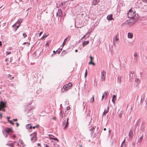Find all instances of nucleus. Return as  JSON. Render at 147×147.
<instances>
[{"label":"nucleus","instance_id":"1","mask_svg":"<svg viewBox=\"0 0 147 147\" xmlns=\"http://www.w3.org/2000/svg\"><path fill=\"white\" fill-rule=\"evenodd\" d=\"M136 14V11L133 9H131L127 13V16L129 18H133Z\"/></svg>","mask_w":147,"mask_h":147},{"label":"nucleus","instance_id":"2","mask_svg":"<svg viewBox=\"0 0 147 147\" xmlns=\"http://www.w3.org/2000/svg\"><path fill=\"white\" fill-rule=\"evenodd\" d=\"M72 86V84L71 83H69L68 84L65 85L62 89V92H64L65 91L67 90L69 88H70Z\"/></svg>","mask_w":147,"mask_h":147},{"label":"nucleus","instance_id":"3","mask_svg":"<svg viewBox=\"0 0 147 147\" xmlns=\"http://www.w3.org/2000/svg\"><path fill=\"white\" fill-rule=\"evenodd\" d=\"M106 72L103 70L101 71L100 75V80L102 81H104L106 79Z\"/></svg>","mask_w":147,"mask_h":147},{"label":"nucleus","instance_id":"4","mask_svg":"<svg viewBox=\"0 0 147 147\" xmlns=\"http://www.w3.org/2000/svg\"><path fill=\"white\" fill-rule=\"evenodd\" d=\"M30 136V140L32 142H34L36 141L37 138L36 132L32 133Z\"/></svg>","mask_w":147,"mask_h":147},{"label":"nucleus","instance_id":"5","mask_svg":"<svg viewBox=\"0 0 147 147\" xmlns=\"http://www.w3.org/2000/svg\"><path fill=\"white\" fill-rule=\"evenodd\" d=\"M1 104H0V111L1 109H2L4 111H5V110L3 109L6 106L5 103L3 102V101H1L0 102Z\"/></svg>","mask_w":147,"mask_h":147},{"label":"nucleus","instance_id":"6","mask_svg":"<svg viewBox=\"0 0 147 147\" xmlns=\"http://www.w3.org/2000/svg\"><path fill=\"white\" fill-rule=\"evenodd\" d=\"M118 34H117L115 35L113 38V44L115 45L116 43L118 41L119 39L118 38Z\"/></svg>","mask_w":147,"mask_h":147},{"label":"nucleus","instance_id":"7","mask_svg":"<svg viewBox=\"0 0 147 147\" xmlns=\"http://www.w3.org/2000/svg\"><path fill=\"white\" fill-rule=\"evenodd\" d=\"M56 15L59 17H60V19H61L62 16V12L61 10L60 9H58V12H57Z\"/></svg>","mask_w":147,"mask_h":147},{"label":"nucleus","instance_id":"8","mask_svg":"<svg viewBox=\"0 0 147 147\" xmlns=\"http://www.w3.org/2000/svg\"><path fill=\"white\" fill-rule=\"evenodd\" d=\"M141 8L144 9L145 11H147V4L142 3Z\"/></svg>","mask_w":147,"mask_h":147},{"label":"nucleus","instance_id":"9","mask_svg":"<svg viewBox=\"0 0 147 147\" xmlns=\"http://www.w3.org/2000/svg\"><path fill=\"white\" fill-rule=\"evenodd\" d=\"M122 76L121 75H119L117 77V83L119 84H120L121 82V81L122 80Z\"/></svg>","mask_w":147,"mask_h":147},{"label":"nucleus","instance_id":"10","mask_svg":"<svg viewBox=\"0 0 147 147\" xmlns=\"http://www.w3.org/2000/svg\"><path fill=\"white\" fill-rule=\"evenodd\" d=\"M20 26V24L17 22L14 24L13 25V27H15V31H16V30L18 28V27Z\"/></svg>","mask_w":147,"mask_h":147},{"label":"nucleus","instance_id":"11","mask_svg":"<svg viewBox=\"0 0 147 147\" xmlns=\"http://www.w3.org/2000/svg\"><path fill=\"white\" fill-rule=\"evenodd\" d=\"M18 144L20 146H24V143L22 140H19L18 142Z\"/></svg>","mask_w":147,"mask_h":147},{"label":"nucleus","instance_id":"12","mask_svg":"<svg viewBox=\"0 0 147 147\" xmlns=\"http://www.w3.org/2000/svg\"><path fill=\"white\" fill-rule=\"evenodd\" d=\"M99 0H93L92 1V5H95L99 3Z\"/></svg>","mask_w":147,"mask_h":147},{"label":"nucleus","instance_id":"13","mask_svg":"<svg viewBox=\"0 0 147 147\" xmlns=\"http://www.w3.org/2000/svg\"><path fill=\"white\" fill-rule=\"evenodd\" d=\"M109 107H108L107 109H105L102 113V115H106L108 112L109 111Z\"/></svg>","mask_w":147,"mask_h":147},{"label":"nucleus","instance_id":"14","mask_svg":"<svg viewBox=\"0 0 147 147\" xmlns=\"http://www.w3.org/2000/svg\"><path fill=\"white\" fill-rule=\"evenodd\" d=\"M134 60L135 61H138V55L137 53L136 52H135L134 55Z\"/></svg>","mask_w":147,"mask_h":147},{"label":"nucleus","instance_id":"15","mask_svg":"<svg viewBox=\"0 0 147 147\" xmlns=\"http://www.w3.org/2000/svg\"><path fill=\"white\" fill-rule=\"evenodd\" d=\"M69 119V118L68 117H67V121H66V123H65L66 124H65V126H64V129H65L67 128V127H68V125L69 124V123L68 122Z\"/></svg>","mask_w":147,"mask_h":147},{"label":"nucleus","instance_id":"16","mask_svg":"<svg viewBox=\"0 0 147 147\" xmlns=\"http://www.w3.org/2000/svg\"><path fill=\"white\" fill-rule=\"evenodd\" d=\"M5 131L7 133L10 134L12 133L11 131V129L9 128H6Z\"/></svg>","mask_w":147,"mask_h":147},{"label":"nucleus","instance_id":"17","mask_svg":"<svg viewBox=\"0 0 147 147\" xmlns=\"http://www.w3.org/2000/svg\"><path fill=\"white\" fill-rule=\"evenodd\" d=\"M107 19L109 21L111 20L112 19H113V18H112V14H110V15L107 16Z\"/></svg>","mask_w":147,"mask_h":147},{"label":"nucleus","instance_id":"18","mask_svg":"<svg viewBox=\"0 0 147 147\" xmlns=\"http://www.w3.org/2000/svg\"><path fill=\"white\" fill-rule=\"evenodd\" d=\"M143 138V135H142L138 139V143H139L140 144Z\"/></svg>","mask_w":147,"mask_h":147},{"label":"nucleus","instance_id":"19","mask_svg":"<svg viewBox=\"0 0 147 147\" xmlns=\"http://www.w3.org/2000/svg\"><path fill=\"white\" fill-rule=\"evenodd\" d=\"M128 37L129 38H131L133 37V35L132 33L129 32L128 34Z\"/></svg>","mask_w":147,"mask_h":147},{"label":"nucleus","instance_id":"20","mask_svg":"<svg viewBox=\"0 0 147 147\" xmlns=\"http://www.w3.org/2000/svg\"><path fill=\"white\" fill-rule=\"evenodd\" d=\"M89 42L88 41H84L83 42L82 45L83 47H84L85 46L88 44Z\"/></svg>","mask_w":147,"mask_h":147},{"label":"nucleus","instance_id":"21","mask_svg":"<svg viewBox=\"0 0 147 147\" xmlns=\"http://www.w3.org/2000/svg\"><path fill=\"white\" fill-rule=\"evenodd\" d=\"M67 53V52L65 50H63L61 53V54L62 56H64Z\"/></svg>","mask_w":147,"mask_h":147},{"label":"nucleus","instance_id":"22","mask_svg":"<svg viewBox=\"0 0 147 147\" xmlns=\"http://www.w3.org/2000/svg\"><path fill=\"white\" fill-rule=\"evenodd\" d=\"M23 20L22 19L20 18L18 19V20L17 22L20 24L22 22Z\"/></svg>","mask_w":147,"mask_h":147},{"label":"nucleus","instance_id":"23","mask_svg":"<svg viewBox=\"0 0 147 147\" xmlns=\"http://www.w3.org/2000/svg\"><path fill=\"white\" fill-rule=\"evenodd\" d=\"M103 94H104V96H105V99H106L107 98V96L108 94V91H105L104 93Z\"/></svg>","mask_w":147,"mask_h":147},{"label":"nucleus","instance_id":"24","mask_svg":"<svg viewBox=\"0 0 147 147\" xmlns=\"http://www.w3.org/2000/svg\"><path fill=\"white\" fill-rule=\"evenodd\" d=\"M135 82L138 84L140 82V80L139 78H136L135 80Z\"/></svg>","mask_w":147,"mask_h":147},{"label":"nucleus","instance_id":"25","mask_svg":"<svg viewBox=\"0 0 147 147\" xmlns=\"http://www.w3.org/2000/svg\"><path fill=\"white\" fill-rule=\"evenodd\" d=\"M6 145H7L11 147H14L13 146L14 144L13 143H11V144L8 143V144H7Z\"/></svg>","mask_w":147,"mask_h":147},{"label":"nucleus","instance_id":"26","mask_svg":"<svg viewBox=\"0 0 147 147\" xmlns=\"http://www.w3.org/2000/svg\"><path fill=\"white\" fill-rule=\"evenodd\" d=\"M67 38H65V39L64 40V42L63 43L61 46L62 47V48L64 47V45H65V41L67 40Z\"/></svg>","mask_w":147,"mask_h":147},{"label":"nucleus","instance_id":"27","mask_svg":"<svg viewBox=\"0 0 147 147\" xmlns=\"http://www.w3.org/2000/svg\"><path fill=\"white\" fill-rule=\"evenodd\" d=\"M116 97V96L115 95H113V98L112 99V101L113 102V103H115V101L114 100V98H115Z\"/></svg>","mask_w":147,"mask_h":147},{"label":"nucleus","instance_id":"28","mask_svg":"<svg viewBox=\"0 0 147 147\" xmlns=\"http://www.w3.org/2000/svg\"><path fill=\"white\" fill-rule=\"evenodd\" d=\"M133 133L131 130L129 133V136L130 137H131L132 136Z\"/></svg>","mask_w":147,"mask_h":147},{"label":"nucleus","instance_id":"29","mask_svg":"<svg viewBox=\"0 0 147 147\" xmlns=\"http://www.w3.org/2000/svg\"><path fill=\"white\" fill-rule=\"evenodd\" d=\"M94 97L93 96L92 98H91L90 100V102H93L94 101Z\"/></svg>","mask_w":147,"mask_h":147},{"label":"nucleus","instance_id":"30","mask_svg":"<svg viewBox=\"0 0 147 147\" xmlns=\"http://www.w3.org/2000/svg\"><path fill=\"white\" fill-rule=\"evenodd\" d=\"M23 45H27V46H29L30 45V43L28 42H24L23 44Z\"/></svg>","mask_w":147,"mask_h":147},{"label":"nucleus","instance_id":"31","mask_svg":"<svg viewBox=\"0 0 147 147\" xmlns=\"http://www.w3.org/2000/svg\"><path fill=\"white\" fill-rule=\"evenodd\" d=\"M142 3H145V4H147V0H142Z\"/></svg>","mask_w":147,"mask_h":147},{"label":"nucleus","instance_id":"32","mask_svg":"<svg viewBox=\"0 0 147 147\" xmlns=\"http://www.w3.org/2000/svg\"><path fill=\"white\" fill-rule=\"evenodd\" d=\"M27 128L28 129H30L32 128V126H30V125L29 124H28L26 126Z\"/></svg>","mask_w":147,"mask_h":147},{"label":"nucleus","instance_id":"33","mask_svg":"<svg viewBox=\"0 0 147 147\" xmlns=\"http://www.w3.org/2000/svg\"><path fill=\"white\" fill-rule=\"evenodd\" d=\"M122 113H119V114L118 115V116L120 117L121 118L122 117Z\"/></svg>","mask_w":147,"mask_h":147},{"label":"nucleus","instance_id":"34","mask_svg":"<svg viewBox=\"0 0 147 147\" xmlns=\"http://www.w3.org/2000/svg\"><path fill=\"white\" fill-rule=\"evenodd\" d=\"M3 133L4 134V135L5 136V137H7V135L6 134V133L5 132L3 131Z\"/></svg>","mask_w":147,"mask_h":147},{"label":"nucleus","instance_id":"35","mask_svg":"<svg viewBox=\"0 0 147 147\" xmlns=\"http://www.w3.org/2000/svg\"><path fill=\"white\" fill-rule=\"evenodd\" d=\"M51 138L53 140H56L57 141V142H59L58 140L56 138Z\"/></svg>","mask_w":147,"mask_h":147},{"label":"nucleus","instance_id":"36","mask_svg":"<svg viewBox=\"0 0 147 147\" xmlns=\"http://www.w3.org/2000/svg\"><path fill=\"white\" fill-rule=\"evenodd\" d=\"M62 50V48L60 50V51H57V50L56 51V52L57 53H58V54H59V53H60L61 51Z\"/></svg>","mask_w":147,"mask_h":147},{"label":"nucleus","instance_id":"37","mask_svg":"<svg viewBox=\"0 0 147 147\" xmlns=\"http://www.w3.org/2000/svg\"><path fill=\"white\" fill-rule=\"evenodd\" d=\"M145 107H147V98L146 99V104Z\"/></svg>","mask_w":147,"mask_h":147},{"label":"nucleus","instance_id":"38","mask_svg":"<svg viewBox=\"0 0 147 147\" xmlns=\"http://www.w3.org/2000/svg\"><path fill=\"white\" fill-rule=\"evenodd\" d=\"M66 123V120H64L62 122V124L63 125H64Z\"/></svg>","mask_w":147,"mask_h":147},{"label":"nucleus","instance_id":"39","mask_svg":"<svg viewBox=\"0 0 147 147\" xmlns=\"http://www.w3.org/2000/svg\"><path fill=\"white\" fill-rule=\"evenodd\" d=\"M92 60H90V62L88 63V64L89 65L92 64Z\"/></svg>","mask_w":147,"mask_h":147},{"label":"nucleus","instance_id":"40","mask_svg":"<svg viewBox=\"0 0 147 147\" xmlns=\"http://www.w3.org/2000/svg\"><path fill=\"white\" fill-rule=\"evenodd\" d=\"M96 127H92L91 129H90V131H91L92 132L93 131V130Z\"/></svg>","mask_w":147,"mask_h":147},{"label":"nucleus","instance_id":"41","mask_svg":"<svg viewBox=\"0 0 147 147\" xmlns=\"http://www.w3.org/2000/svg\"><path fill=\"white\" fill-rule=\"evenodd\" d=\"M11 53V52H9V51H6V54L7 55H8L9 54Z\"/></svg>","mask_w":147,"mask_h":147},{"label":"nucleus","instance_id":"42","mask_svg":"<svg viewBox=\"0 0 147 147\" xmlns=\"http://www.w3.org/2000/svg\"><path fill=\"white\" fill-rule=\"evenodd\" d=\"M87 74H88V73L85 72V74H84V77H85V78H86V76H87Z\"/></svg>","mask_w":147,"mask_h":147},{"label":"nucleus","instance_id":"43","mask_svg":"<svg viewBox=\"0 0 147 147\" xmlns=\"http://www.w3.org/2000/svg\"><path fill=\"white\" fill-rule=\"evenodd\" d=\"M90 110H89L88 111V112L87 114V115H89L90 114Z\"/></svg>","mask_w":147,"mask_h":147},{"label":"nucleus","instance_id":"44","mask_svg":"<svg viewBox=\"0 0 147 147\" xmlns=\"http://www.w3.org/2000/svg\"><path fill=\"white\" fill-rule=\"evenodd\" d=\"M23 34L24 38L26 37L27 36V35L25 33H23Z\"/></svg>","mask_w":147,"mask_h":147},{"label":"nucleus","instance_id":"45","mask_svg":"<svg viewBox=\"0 0 147 147\" xmlns=\"http://www.w3.org/2000/svg\"><path fill=\"white\" fill-rule=\"evenodd\" d=\"M88 34V32H87V33H86V34L85 35H84V36H83L82 38H84L86 36V35H87V34Z\"/></svg>","mask_w":147,"mask_h":147},{"label":"nucleus","instance_id":"46","mask_svg":"<svg viewBox=\"0 0 147 147\" xmlns=\"http://www.w3.org/2000/svg\"><path fill=\"white\" fill-rule=\"evenodd\" d=\"M90 60H92V59L93 58L91 56H90Z\"/></svg>","mask_w":147,"mask_h":147},{"label":"nucleus","instance_id":"47","mask_svg":"<svg viewBox=\"0 0 147 147\" xmlns=\"http://www.w3.org/2000/svg\"><path fill=\"white\" fill-rule=\"evenodd\" d=\"M45 147H50L48 145L45 144L44 145Z\"/></svg>","mask_w":147,"mask_h":147},{"label":"nucleus","instance_id":"48","mask_svg":"<svg viewBox=\"0 0 147 147\" xmlns=\"http://www.w3.org/2000/svg\"><path fill=\"white\" fill-rule=\"evenodd\" d=\"M62 113V111L61 110L60 111V114L61 115H62V117L63 115Z\"/></svg>","mask_w":147,"mask_h":147},{"label":"nucleus","instance_id":"49","mask_svg":"<svg viewBox=\"0 0 147 147\" xmlns=\"http://www.w3.org/2000/svg\"><path fill=\"white\" fill-rule=\"evenodd\" d=\"M42 32H40L39 33V36H41V35L42 34Z\"/></svg>","mask_w":147,"mask_h":147},{"label":"nucleus","instance_id":"50","mask_svg":"<svg viewBox=\"0 0 147 147\" xmlns=\"http://www.w3.org/2000/svg\"><path fill=\"white\" fill-rule=\"evenodd\" d=\"M16 126L17 127H18L19 126V124L18 123H16Z\"/></svg>","mask_w":147,"mask_h":147},{"label":"nucleus","instance_id":"51","mask_svg":"<svg viewBox=\"0 0 147 147\" xmlns=\"http://www.w3.org/2000/svg\"><path fill=\"white\" fill-rule=\"evenodd\" d=\"M13 121H18V119H13Z\"/></svg>","mask_w":147,"mask_h":147},{"label":"nucleus","instance_id":"52","mask_svg":"<svg viewBox=\"0 0 147 147\" xmlns=\"http://www.w3.org/2000/svg\"><path fill=\"white\" fill-rule=\"evenodd\" d=\"M70 109V107H67V110H69Z\"/></svg>","mask_w":147,"mask_h":147},{"label":"nucleus","instance_id":"53","mask_svg":"<svg viewBox=\"0 0 147 147\" xmlns=\"http://www.w3.org/2000/svg\"><path fill=\"white\" fill-rule=\"evenodd\" d=\"M8 121L11 124L12 122V121H11L10 120H8Z\"/></svg>","mask_w":147,"mask_h":147},{"label":"nucleus","instance_id":"54","mask_svg":"<svg viewBox=\"0 0 147 147\" xmlns=\"http://www.w3.org/2000/svg\"><path fill=\"white\" fill-rule=\"evenodd\" d=\"M104 94H103V95H102V99H103V98H104Z\"/></svg>","mask_w":147,"mask_h":147},{"label":"nucleus","instance_id":"55","mask_svg":"<svg viewBox=\"0 0 147 147\" xmlns=\"http://www.w3.org/2000/svg\"><path fill=\"white\" fill-rule=\"evenodd\" d=\"M44 37H45V34H44L43 36L41 38V39H44Z\"/></svg>","mask_w":147,"mask_h":147},{"label":"nucleus","instance_id":"56","mask_svg":"<svg viewBox=\"0 0 147 147\" xmlns=\"http://www.w3.org/2000/svg\"><path fill=\"white\" fill-rule=\"evenodd\" d=\"M11 75H10V74H8V78H9L10 77H11Z\"/></svg>","mask_w":147,"mask_h":147},{"label":"nucleus","instance_id":"57","mask_svg":"<svg viewBox=\"0 0 147 147\" xmlns=\"http://www.w3.org/2000/svg\"><path fill=\"white\" fill-rule=\"evenodd\" d=\"M0 117L1 118H2V115L1 113L0 114Z\"/></svg>","mask_w":147,"mask_h":147},{"label":"nucleus","instance_id":"58","mask_svg":"<svg viewBox=\"0 0 147 147\" xmlns=\"http://www.w3.org/2000/svg\"><path fill=\"white\" fill-rule=\"evenodd\" d=\"M92 64L94 66H95V64L93 62Z\"/></svg>","mask_w":147,"mask_h":147},{"label":"nucleus","instance_id":"59","mask_svg":"<svg viewBox=\"0 0 147 147\" xmlns=\"http://www.w3.org/2000/svg\"><path fill=\"white\" fill-rule=\"evenodd\" d=\"M2 42L1 41H0V46H2Z\"/></svg>","mask_w":147,"mask_h":147},{"label":"nucleus","instance_id":"60","mask_svg":"<svg viewBox=\"0 0 147 147\" xmlns=\"http://www.w3.org/2000/svg\"><path fill=\"white\" fill-rule=\"evenodd\" d=\"M52 119L53 120H55L56 119L55 117H53L52 118Z\"/></svg>","mask_w":147,"mask_h":147},{"label":"nucleus","instance_id":"61","mask_svg":"<svg viewBox=\"0 0 147 147\" xmlns=\"http://www.w3.org/2000/svg\"><path fill=\"white\" fill-rule=\"evenodd\" d=\"M7 119H8V120H9V119H10L9 117H7Z\"/></svg>","mask_w":147,"mask_h":147},{"label":"nucleus","instance_id":"62","mask_svg":"<svg viewBox=\"0 0 147 147\" xmlns=\"http://www.w3.org/2000/svg\"><path fill=\"white\" fill-rule=\"evenodd\" d=\"M131 74H134V71H131Z\"/></svg>","mask_w":147,"mask_h":147},{"label":"nucleus","instance_id":"63","mask_svg":"<svg viewBox=\"0 0 147 147\" xmlns=\"http://www.w3.org/2000/svg\"><path fill=\"white\" fill-rule=\"evenodd\" d=\"M65 2H62L61 3V5H63V3L65 4Z\"/></svg>","mask_w":147,"mask_h":147},{"label":"nucleus","instance_id":"64","mask_svg":"<svg viewBox=\"0 0 147 147\" xmlns=\"http://www.w3.org/2000/svg\"><path fill=\"white\" fill-rule=\"evenodd\" d=\"M40 144H39V143H38V145H37L38 146H40Z\"/></svg>","mask_w":147,"mask_h":147}]
</instances>
